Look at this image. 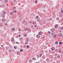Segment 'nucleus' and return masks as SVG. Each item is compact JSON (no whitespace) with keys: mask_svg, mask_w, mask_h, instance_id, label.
I'll return each instance as SVG.
<instances>
[{"mask_svg":"<svg viewBox=\"0 0 63 63\" xmlns=\"http://www.w3.org/2000/svg\"><path fill=\"white\" fill-rule=\"evenodd\" d=\"M20 41H21L22 40H23V38H21L19 39Z\"/></svg>","mask_w":63,"mask_h":63,"instance_id":"obj_32","label":"nucleus"},{"mask_svg":"<svg viewBox=\"0 0 63 63\" xmlns=\"http://www.w3.org/2000/svg\"><path fill=\"white\" fill-rule=\"evenodd\" d=\"M54 29H51L50 30V31L52 32H54Z\"/></svg>","mask_w":63,"mask_h":63,"instance_id":"obj_11","label":"nucleus"},{"mask_svg":"<svg viewBox=\"0 0 63 63\" xmlns=\"http://www.w3.org/2000/svg\"><path fill=\"white\" fill-rule=\"evenodd\" d=\"M58 43V41H57L56 42H55V44L56 45H57Z\"/></svg>","mask_w":63,"mask_h":63,"instance_id":"obj_33","label":"nucleus"},{"mask_svg":"<svg viewBox=\"0 0 63 63\" xmlns=\"http://www.w3.org/2000/svg\"><path fill=\"white\" fill-rule=\"evenodd\" d=\"M61 13H63V10L61 11Z\"/></svg>","mask_w":63,"mask_h":63,"instance_id":"obj_51","label":"nucleus"},{"mask_svg":"<svg viewBox=\"0 0 63 63\" xmlns=\"http://www.w3.org/2000/svg\"><path fill=\"white\" fill-rule=\"evenodd\" d=\"M42 56V54H39L40 57H41Z\"/></svg>","mask_w":63,"mask_h":63,"instance_id":"obj_25","label":"nucleus"},{"mask_svg":"<svg viewBox=\"0 0 63 63\" xmlns=\"http://www.w3.org/2000/svg\"><path fill=\"white\" fill-rule=\"evenodd\" d=\"M58 56H57V58H60V54H58Z\"/></svg>","mask_w":63,"mask_h":63,"instance_id":"obj_20","label":"nucleus"},{"mask_svg":"<svg viewBox=\"0 0 63 63\" xmlns=\"http://www.w3.org/2000/svg\"><path fill=\"white\" fill-rule=\"evenodd\" d=\"M16 9V7H14L13 8V10H15Z\"/></svg>","mask_w":63,"mask_h":63,"instance_id":"obj_24","label":"nucleus"},{"mask_svg":"<svg viewBox=\"0 0 63 63\" xmlns=\"http://www.w3.org/2000/svg\"><path fill=\"white\" fill-rule=\"evenodd\" d=\"M45 8H46V6L45 5H44L42 6V9H45Z\"/></svg>","mask_w":63,"mask_h":63,"instance_id":"obj_8","label":"nucleus"},{"mask_svg":"<svg viewBox=\"0 0 63 63\" xmlns=\"http://www.w3.org/2000/svg\"><path fill=\"white\" fill-rule=\"evenodd\" d=\"M49 52H51V50H49Z\"/></svg>","mask_w":63,"mask_h":63,"instance_id":"obj_56","label":"nucleus"},{"mask_svg":"<svg viewBox=\"0 0 63 63\" xmlns=\"http://www.w3.org/2000/svg\"><path fill=\"white\" fill-rule=\"evenodd\" d=\"M14 48H15V49H16V48H17V47H16V46H15L14 47Z\"/></svg>","mask_w":63,"mask_h":63,"instance_id":"obj_30","label":"nucleus"},{"mask_svg":"<svg viewBox=\"0 0 63 63\" xmlns=\"http://www.w3.org/2000/svg\"><path fill=\"white\" fill-rule=\"evenodd\" d=\"M38 34H39V35H41V33H40L39 32H38Z\"/></svg>","mask_w":63,"mask_h":63,"instance_id":"obj_47","label":"nucleus"},{"mask_svg":"<svg viewBox=\"0 0 63 63\" xmlns=\"http://www.w3.org/2000/svg\"><path fill=\"white\" fill-rule=\"evenodd\" d=\"M21 36V35H18L19 37H20Z\"/></svg>","mask_w":63,"mask_h":63,"instance_id":"obj_59","label":"nucleus"},{"mask_svg":"<svg viewBox=\"0 0 63 63\" xmlns=\"http://www.w3.org/2000/svg\"><path fill=\"white\" fill-rule=\"evenodd\" d=\"M3 25V24L2 23H0V27H2Z\"/></svg>","mask_w":63,"mask_h":63,"instance_id":"obj_10","label":"nucleus"},{"mask_svg":"<svg viewBox=\"0 0 63 63\" xmlns=\"http://www.w3.org/2000/svg\"><path fill=\"white\" fill-rule=\"evenodd\" d=\"M47 33H48V34H51V33L49 31H48L47 32Z\"/></svg>","mask_w":63,"mask_h":63,"instance_id":"obj_35","label":"nucleus"},{"mask_svg":"<svg viewBox=\"0 0 63 63\" xmlns=\"http://www.w3.org/2000/svg\"><path fill=\"white\" fill-rule=\"evenodd\" d=\"M34 27H37V25H35L34 26Z\"/></svg>","mask_w":63,"mask_h":63,"instance_id":"obj_61","label":"nucleus"},{"mask_svg":"<svg viewBox=\"0 0 63 63\" xmlns=\"http://www.w3.org/2000/svg\"><path fill=\"white\" fill-rule=\"evenodd\" d=\"M27 48H30V46L29 45H27L26 47Z\"/></svg>","mask_w":63,"mask_h":63,"instance_id":"obj_22","label":"nucleus"},{"mask_svg":"<svg viewBox=\"0 0 63 63\" xmlns=\"http://www.w3.org/2000/svg\"><path fill=\"white\" fill-rule=\"evenodd\" d=\"M59 53H61V50H60L59 51Z\"/></svg>","mask_w":63,"mask_h":63,"instance_id":"obj_52","label":"nucleus"},{"mask_svg":"<svg viewBox=\"0 0 63 63\" xmlns=\"http://www.w3.org/2000/svg\"><path fill=\"white\" fill-rule=\"evenodd\" d=\"M45 52H46V53H47V51H45Z\"/></svg>","mask_w":63,"mask_h":63,"instance_id":"obj_60","label":"nucleus"},{"mask_svg":"<svg viewBox=\"0 0 63 63\" xmlns=\"http://www.w3.org/2000/svg\"><path fill=\"white\" fill-rule=\"evenodd\" d=\"M58 26V24H56L55 25L54 27L55 28H57Z\"/></svg>","mask_w":63,"mask_h":63,"instance_id":"obj_7","label":"nucleus"},{"mask_svg":"<svg viewBox=\"0 0 63 63\" xmlns=\"http://www.w3.org/2000/svg\"><path fill=\"white\" fill-rule=\"evenodd\" d=\"M29 38L28 37L27 38V41H29Z\"/></svg>","mask_w":63,"mask_h":63,"instance_id":"obj_27","label":"nucleus"},{"mask_svg":"<svg viewBox=\"0 0 63 63\" xmlns=\"http://www.w3.org/2000/svg\"><path fill=\"white\" fill-rule=\"evenodd\" d=\"M58 35L60 37H62V36H63V35H62V34L61 33H59Z\"/></svg>","mask_w":63,"mask_h":63,"instance_id":"obj_2","label":"nucleus"},{"mask_svg":"<svg viewBox=\"0 0 63 63\" xmlns=\"http://www.w3.org/2000/svg\"><path fill=\"white\" fill-rule=\"evenodd\" d=\"M62 43L61 42H60L59 43V45H62Z\"/></svg>","mask_w":63,"mask_h":63,"instance_id":"obj_37","label":"nucleus"},{"mask_svg":"<svg viewBox=\"0 0 63 63\" xmlns=\"http://www.w3.org/2000/svg\"><path fill=\"white\" fill-rule=\"evenodd\" d=\"M11 51H12V49H10L8 50V51L9 52H11Z\"/></svg>","mask_w":63,"mask_h":63,"instance_id":"obj_21","label":"nucleus"},{"mask_svg":"<svg viewBox=\"0 0 63 63\" xmlns=\"http://www.w3.org/2000/svg\"><path fill=\"white\" fill-rule=\"evenodd\" d=\"M39 18V16H36V18Z\"/></svg>","mask_w":63,"mask_h":63,"instance_id":"obj_45","label":"nucleus"},{"mask_svg":"<svg viewBox=\"0 0 63 63\" xmlns=\"http://www.w3.org/2000/svg\"><path fill=\"white\" fill-rule=\"evenodd\" d=\"M3 14H6V12H2Z\"/></svg>","mask_w":63,"mask_h":63,"instance_id":"obj_46","label":"nucleus"},{"mask_svg":"<svg viewBox=\"0 0 63 63\" xmlns=\"http://www.w3.org/2000/svg\"><path fill=\"white\" fill-rule=\"evenodd\" d=\"M43 21L44 22H47V20H46V19H44L43 20Z\"/></svg>","mask_w":63,"mask_h":63,"instance_id":"obj_23","label":"nucleus"},{"mask_svg":"<svg viewBox=\"0 0 63 63\" xmlns=\"http://www.w3.org/2000/svg\"><path fill=\"white\" fill-rule=\"evenodd\" d=\"M5 14H5L2 13L1 14L2 16H1L2 17V18H5Z\"/></svg>","mask_w":63,"mask_h":63,"instance_id":"obj_1","label":"nucleus"},{"mask_svg":"<svg viewBox=\"0 0 63 63\" xmlns=\"http://www.w3.org/2000/svg\"><path fill=\"white\" fill-rule=\"evenodd\" d=\"M19 52H20L19 51H17L16 53L17 54V55H19Z\"/></svg>","mask_w":63,"mask_h":63,"instance_id":"obj_17","label":"nucleus"},{"mask_svg":"<svg viewBox=\"0 0 63 63\" xmlns=\"http://www.w3.org/2000/svg\"><path fill=\"white\" fill-rule=\"evenodd\" d=\"M51 49L52 50H55V47H53V46H52L51 48Z\"/></svg>","mask_w":63,"mask_h":63,"instance_id":"obj_3","label":"nucleus"},{"mask_svg":"<svg viewBox=\"0 0 63 63\" xmlns=\"http://www.w3.org/2000/svg\"><path fill=\"white\" fill-rule=\"evenodd\" d=\"M8 2V0H5L4 2L5 3H7Z\"/></svg>","mask_w":63,"mask_h":63,"instance_id":"obj_19","label":"nucleus"},{"mask_svg":"<svg viewBox=\"0 0 63 63\" xmlns=\"http://www.w3.org/2000/svg\"><path fill=\"white\" fill-rule=\"evenodd\" d=\"M40 36L39 35V34H38L36 35V38H38L39 39V38H40Z\"/></svg>","mask_w":63,"mask_h":63,"instance_id":"obj_5","label":"nucleus"},{"mask_svg":"<svg viewBox=\"0 0 63 63\" xmlns=\"http://www.w3.org/2000/svg\"><path fill=\"white\" fill-rule=\"evenodd\" d=\"M16 44H19V43L18 42H16Z\"/></svg>","mask_w":63,"mask_h":63,"instance_id":"obj_53","label":"nucleus"},{"mask_svg":"<svg viewBox=\"0 0 63 63\" xmlns=\"http://www.w3.org/2000/svg\"><path fill=\"white\" fill-rule=\"evenodd\" d=\"M40 21V19L39 18H38V19L37 20V22H39Z\"/></svg>","mask_w":63,"mask_h":63,"instance_id":"obj_26","label":"nucleus"},{"mask_svg":"<svg viewBox=\"0 0 63 63\" xmlns=\"http://www.w3.org/2000/svg\"><path fill=\"white\" fill-rule=\"evenodd\" d=\"M12 30H14V31H15V28H12Z\"/></svg>","mask_w":63,"mask_h":63,"instance_id":"obj_42","label":"nucleus"},{"mask_svg":"<svg viewBox=\"0 0 63 63\" xmlns=\"http://www.w3.org/2000/svg\"><path fill=\"white\" fill-rule=\"evenodd\" d=\"M20 52H23V49H21L20 50Z\"/></svg>","mask_w":63,"mask_h":63,"instance_id":"obj_28","label":"nucleus"},{"mask_svg":"<svg viewBox=\"0 0 63 63\" xmlns=\"http://www.w3.org/2000/svg\"><path fill=\"white\" fill-rule=\"evenodd\" d=\"M50 20H52V19H51V18H50Z\"/></svg>","mask_w":63,"mask_h":63,"instance_id":"obj_62","label":"nucleus"},{"mask_svg":"<svg viewBox=\"0 0 63 63\" xmlns=\"http://www.w3.org/2000/svg\"><path fill=\"white\" fill-rule=\"evenodd\" d=\"M28 30V29H27V28H25V31H27Z\"/></svg>","mask_w":63,"mask_h":63,"instance_id":"obj_29","label":"nucleus"},{"mask_svg":"<svg viewBox=\"0 0 63 63\" xmlns=\"http://www.w3.org/2000/svg\"><path fill=\"white\" fill-rule=\"evenodd\" d=\"M13 14H14V13H13V12H10V15L12 16V15H13Z\"/></svg>","mask_w":63,"mask_h":63,"instance_id":"obj_14","label":"nucleus"},{"mask_svg":"<svg viewBox=\"0 0 63 63\" xmlns=\"http://www.w3.org/2000/svg\"><path fill=\"white\" fill-rule=\"evenodd\" d=\"M46 61L47 62H49L50 61L49 59V58H47L46 60Z\"/></svg>","mask_w":63,"mask_h":63,"instance_id":"obj_6","label":"nucleus"},{"mask_svg":"<svg viewBox=\"0 0 63 63\" xmlns=\"http://www.w3.org/2000/svg\"><path fill=\"white\" fill-rule=\"evenodd\" d=\"M59 17H62V14H60L59 15Z\"/></svg>","mask_w":63,"mask_h":63,"instance_id":"obj_15","label":"nucleus"},{"mask_svg":"<svg viewBox=\"0 0 63 63\" xmlns=\"http://www.w3.org/2000/svg\"><path fill=\"white\" fill-rule=\"evenodd\" d=\"M56 34H55L54 35V38L55 37V38H56Z\"/></svg>","mask_w":63,"mask_h":63,"instance_id":"obj_40","label":"nucleus"},{"mask_svg":"<svg viewBox=\"0 0 63 63\" xmlns=\"http://www.w3.org/2000/svg\"><path fill=\"white\" fill-rule=\"evenodd\" d=\"M16 44V42H15V41H13V45H14V44Z\"/></svg>","mask_w":63,"mask_h":63,"instance_id":"obj_31","label":"nucleus"},{"mask_svg":"<svg viewBox=\"0 0 63 63\" xmlns=\"http://www.w3.org/2000/svg\"><path fill=\"white\" fill-rule=\"evenodd\" d=\"M25 44H28V43H27H27H25Z\"/></svg>","mask_w":63,"mask_h":63,"instance_id":"obj_63","label":"nucleus"},{"mask_svg":"<svg viewBox=\"0 0 63 63\" xmlns=\"http://www.w3.org/2000/svg\"><path fill=\"white\" fill-rule=\"evenodd\" d=\"M6 19L5 18H3L2 20H1V21L2 22H4V21H5Z\"/></svg>","mask_w":63,"mask_h":63,"instance_id":"obj_9","label":"nucleus"},{"mask_svg":"<svg viewBox=\"0 0 63 63\" xmlns=\"http://www.w3.org/2000/svg\"><path fill=\"white\" fill-rule=\"evenodd\" d=\"M55 12H53L52 13V14H53L54 16H55Z\"/></svg>","mask_w":63,"mask_h":63,"instance_id":"obj_44","label":"nucleus"},{"mask_svg":"<svg viewBox=\"0 0 63 63\" xmlns=\"http://www.w3.org/2000/svg\"><path fill=\"white\" fill-rule=\"evenodd\" d=\"M52 59H51L50 60V61L51 62L52 61Z\"/></svg>","mask_w":63,"mask_h":63,"instance_id":"obj_55","label":"nucleus"},{"mask_svg":"<svg viewBox=\"0 0 63 63\" xmlns=\"http://www.w3.org/2000/svg\"><path fill=\"white\" fill-rule=\"evenodd\" d=\"M42 23L44 24H45V22H43V21H42Z\"/></svg>","mask_w":63,"mask_h":63,"instance_id":"obj_50","label":"nucleus"},{"mask_svg":"<svg viewBox=\"0 0 63 63\" xmlns=\"http://www.w3.org/2000/svg\"><path fill=\"white\" fill-rule=\"evenodd\" d=\"M56 63L55 62H54L53 63Z\"/></svg>","mask_w":63,"mask_h":63,"instance_id":"obj_64","label":"nucleus"},{"mask_svg":"<svg viewBox=\"0 0 63 63\" xmlns=\"http://www.w3.org/2000/svg\"><path fill=\"white\" fill-rule=\"evenodd\" d=\"M37 3H38V1H37V0H35V3H36L37 4Z\"/></svg>","mask_w":63,"mask_h":63,"instance_id":"obj_48","label":"nucleus"},{"mask_svg":"<svg viewBox=\"0 0 63 63\" xmlns=\"http://www.w3.org/2000/svg\"><path fill=\"white\" fill-rule=\"evenodd\" d=\"M38 57L37 58H38L39 57V55H36Z\"/></svg>","mask_w":63,"mask_h":63,"instance_id":"obj_54","label":"nucleus"},{"mask_svg":"<svg viewBox=\"0 0 63 63\" xmlns=\"http://www.w3.org/2000/svg\"><path fill=\"white\" fill-rule=\"evenodd\" d=\"M29 22L30 23H31V24H32V22L31 21H30Z\"/></svg>","mask_w":63,"mask_h":63,"instance_id":"obj_49","label":"nucleus"},{"mask_svg":"<svg viewBox=\"0 0 63 63\" xmlns=\"http://www.w3.org/2000/svg\"><path fill=\"white\" fill-rule=\"evenodd\" d=\"M56 19L57 20H59V18L57 17L56 18Z\"/></svg>","mask_w":63,"mask_h":63,"instance_id":"obj_34","label":"nucleus"},{"mask_svg":"<svg viewBox=\"0 0 63 63\" xmlns=\"http://www.w3.org/2000/svg\"><path fill=\"white\" fill-rule=\"evenodd\" d=\"M32 59L33 60H36V58L35 57L33 58Z\"/></svg>","mask_w":63,"mask_h":63,"instance_id":"obj_16","label":"nucleus"},{"mask_svg":"<svg viewBox=\"0 0 63 63\" xmlns=\"http://www.w3.org/2000/svg\"><path fill=\"white\" fill-rule=\"evenodd\" d=\"M2 32V30H0V33L1 32Z\"/></svg>","mask_w":63,"mask_h":63,"instance_id":"obj_57","label":"nucleus"},{"mask_svg":"<svg viewBox=\"0 0 63 63\" xmlns=\"http://www.w3.org/2000/svg\"><path fill=\"white\" fill-rule=\"evenodd\" d=\"M13 12H14L15 13H16V11L14 10L13 11Z\"/></svg>","mask_w":63,"mask_h":63,"instance_id":"obj_36","label":"nucleus"},{"mask_svg":"<svg viewBox=\"0 0 63 63\" xmlns=\"http://www.w3.org/2000/svg\"><path fill=\"white\" fill-rule=\"evenodd\" d=\"M63 25V23L62 22V23H61V25Z\"/></svg>","mask_w":63,"mask_h":63,"instance_id":"obj_58","label":"nucleus"},{"mask_svg":"<svg viewBox=\"0 0 63 63\" xmlns=\"http://www.w3.org/2000/svg\"><path fill=\"white\" fill-rule=\"evenodd\" d=\"M11 42H13V41H14V37H12L11 38Z\"/></svg>","mask_w":63,"mask_h":63,"instance_id":"obj_4","label":"nucleus"},{"mask_svg":"<svg viewBox=\"0 0 63 63\" xmlns=\"http://www.w3.org/2000/svg\"><path fill=\"white\" fill-rule=\"evenodd\" d=\"M61 30H63V26L61 27Z\"/></svg>","mask_w":63,"mask_h":63,"instance_id":"obj_39","label":"nucleus"},{"mask_svg":"<svg viewBox=\"0 0 63 63\" xmlns=\"http://www.w3.org/2000/svg\"><path fill=\"white\" fill-rule=\"evenodd\" d=\"M46 45H48V44H49V43L47 42L46 43Z\"/></svg>","mask_w":63,"mask_h":63,"instance_id":"obj_41","label":"nucleus"},{"mask_svg":"<svg viewBox=\"0 0 63 63\" xmlns=\"http://www.w3.org/2000/svg\"><path fill=\"white\" fill-rule=\"evenodd\" d=\"M10 48V47H9L7 46V47H5V49H6V50H8V49Z\"/></svg>","mask_w":63,"mask_h":63,"instance_id":"obj_12","label":"nucleus"},{"mask_svg":"<svg viewBox=\"0 0 63 63\" xmlns=\"http://www.w3.org/2000/svg\"><path fill=\"white\" fill-rule=\"evenodd\" d=\"M52 17H53V18H55V16H54V15L53 16H53H52Z\"/></svg>","mask_w":63,"mask_h":63,"instance_id":"obj_43","label":"nucleus"},{"mask_svg":"<svg viewBox=\"0 0 63 63\" xmlns=\"http://www.w3.org/2000/svg\"><path fill=\"white\" fill-rule=\"evenodd\" d=\"M32 61V60L31 59H30L29 60V62H30Z\"/></svg>","mask_w":63,"mask_h":63,"instance_id":"obj_38","label":"nucleus"},{"mask_svg":"<svg viewBox=\"0 0 63 63\" xmlns=\"http://www.w3.org/2000/svg\"><path fill=\"white\" fill-rule=\"evenodd\" d=\"M42 58L43 59H45V58H46V57H45L44 56H43L42 57Z\"/></svg>","mask_w":63,"mask_h":63,"instance_id":"obj_18","label":"nucleus"},{"mask_svg":"<svg viewBox=\"0 0 63 63\" xmlns=\"http://www.w3.org/2000/svg\"><path fill=\"white\" fill-rule=\"evenodd\" d=\"M41 38L42 39H44L45 38V35H43L41 36Z\"/></svg>","mask_w":63,"mask_h":63,"instance_id":"obj_13","label":"nucleus"}]
</instances>
